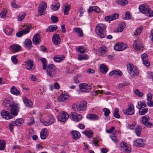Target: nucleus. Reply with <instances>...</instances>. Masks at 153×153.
Segmentation results:
<instances>
[{
	"label": "nucleus",
	"mask_w": 153,
	"mask_h": 153,
	"mask_svg": "<svg viewBox=\"0 0 153 153\" xmlns=\"http://www.w3.org/2000/svg\"><path fill=\"white\" fill-rule=\"evenodd\" d=\"M106 26L103 24H99L97 25L96 27V33L101 38H104L105 36Z\"/></svg>",
	"instance_id": "f257e3e1"
},
{
	"label": "nucleus",
	"mask_w": 153,
	"mask_h": 153,
	"mask_svg": "<svg viewBox=\"0 0 153 153\" xmlns=\"http://www.w3.org/2000/svg\"><path fill=\"white\" fill-rule=\"evenodd\" d=\"M127 70L129 74L132 77L139 74V71L137 67L132 64H129L128 65Z\"/></svg>",
	"instance_id": "f03ea898"
},
{
	"label": "nucleus",
	"mask_w": 153,
	"mask_h": 153,
	"mask_svg": "<svg viewBox=\"0 0 153 153\" xmlns=\"http://www.w3.org/2000/svg\"><path fill=\"white\" fill-rule=\"evenodd\" d=\"M10 107V111L11 115L16 116L18 114L19 109V105L18 103L13 102L9 105Z\"/></svg>",
	"instance_id": "7ed1b4c3"
},
{
	"label": "nucleus",
	"mask_w": 153,
	"mask_h": 153,
	"mask_svg": "<svg viewBox=\"0 0 153 153\" xmlns=\"http://www.w3.org/2000/svg\"><path fill=\"white\" fill-rule=\"evenodd\" d=\"M56 71V68L54 65L53 64H49L47 69V74L48 76L53 77L55 75Z\"/></svg>",
	"instance_id": "20e7f679"
},
{
	"label": "nucleus",
	"mask_w": 153,
	"mask_h": 153,
	"mask_svg": "<svg viewBox=\"0 0 153 153\" xmlns=\"http://www.w3.org/2000/svg\"><path fill=\"white\" fill-rule=\"evenodd\" d=\"M87 102L84 101L81 104H76L74 106V108L75 111H78L84 110L85 109L87 106Z\"/></svg>",
	"instance_id": "39448f33"
},
{
	"label": "nucleus",
	"mask_w": 153,
	"mask_h": 153,
	"mask_svg": "<svg viewBox=\"0 0 153 153\" xmlns=\"http://www.w3.org/2000/svg\"><path fill=\"white\" fill-rule=\"evenodd\" d=\"M79 86L81 91L84 92H88L91 88V87L86 83H81Z\"/></svg>",
	"instance_id": "423d86ee"
},
{
	"label": "nucleus",
	"mask_w": 153,
	"mask_h": 153,
	"mask_svg": "<svg viewBox=\"0 0 153 153\" xmlns=\"http://www.w3.org/2000/svg\"><path fill=\"white\" fill-rule=\"evenodd\" d=\"M123 112L124 113L129 115L133 114L134 112L133 105L131 103L129 104L128 108L126 110H123Z\"/></svg>",
	"instance_id": "0eeeda50"
},
{
	"label": "nucleus",
	"mask_w": 153,
	"mask_h": 153,
	"mask_svg": "<svg viewBox=\"0 0 153 153\" xmlns=\"http://www.w3.org/2000/svg\"><path fill=\"white\" fill-rule=\"evenodd\" d=\"M69 116L68 114L66 112L63 111L59 114L58 117L60 121L64 122L67 120Z\"/></svg>",
	"instance_id": "6e6552de"
},
{
	"label": "nucleus",
	"mask_w": 153,
	"mask_h": 153,
	"mask_svg": "<svg viewBox=\"0 0 153 153\" xmlns=\"http://www.w3.org/2000/svg\"><path fill=\"white\" fill-rule=\"evenodd\" d=\"M127 45H125L123 43H117L114 46V49L117 51H122L127 48Z\"/></svg>",
	"instance_id": "1a4fd4ad"
},
{
	"label": "nucleus",
	"mask_w": 153,
	"mask_h": 153,
	"mask_svg": "<svg viewBox=\"0 0 153 153\" xmlns=\"http://www.w3.org/2000/svg\"><path fill=\"white\" fill-rule=\"evenodd\" d=\"M133 46L136 50L140 51L143 50V46L139 40H137L134 41L133 44Z\"/></svg>",
	"instance_id": "9d476101"
},
{
	"label": "nucleus",
	"mask_w": 153,
	"mask_h": 153,
	"mask_svg": "<svg viewBox=\"0 0 153 153\" xmlns=\"http://www.w3.org/2000/svg\"><path fill=\"white\" fill-rule=\"evenodd\" d=\"M139 9L141 12L145 13L151 12V9L147 5L141 4L139 7Z\"/></svg>",
	"instance_id": "9b49d317"
},
{
	"label": "nucleus",
	"mask_w": 153,
	"mask_h": 153,
	"mask_svg": "<svg viewBox=\"0 0 153 153\" xmlns=\"http://www.w3.org/2000/svg\"><path fill=\"white\" fill-rule=\"evenodd\" d=\"M70 117L74 121L76 122L79 121L82 119V116L81 115L78 114L75 112L71 113Z\"/></svg>",
	"instance_id": "f8f14e48"
},
{
	"label": "nucleus",
	"mask_w": 153,
	"mask_h": 153,
	"mask_svg": "<svg viewBox=\"0 0 153 153\" xmlns=\"http://www.w3.org/2000/svg\"><path fill=\"white\" fill-rule=\"evenodd\" d=\"M120 146L123 151L129 153L131 152V147L127 145L125 142H122L120 143Z\"/></svg>",
	"instance_id": "ddd939ff"
},
{
	"label": "nucleus",
	"mask_w": 153,
	"mask_h": 153,
	"mask_svg": "<svg viewBox=\"0 0 153 153\" xmlns=\"http://www.w3.org/2000/svg\"><path fill=\"white\" fill-rule=\"evenodd\" d=\"M26 68L28 70L31 71L33 70L35 67L34 65L33 60L29 59L25 62Z\"/></svg>",
	"instance_id": "4468645a"
},
{
	"label": "nucleus",
	"mask_w": 153,
	"mask_h": 153,
	"mask_svg": "<svg viewBox=\"0 0 153 153\" xmlns=\"http://www.w3.org/2000/svg\"><path fill=\"white\" fill-rule=\"evenodd\" d=\"M52 40L54 44L58 45L60 43V37L58 34L55 33L53 35Z\"/></svg>",
	"instance_id": "2eb2a0df"
},
{
	"label": "nucleus",
	"mask_w": 153,
	"mask_h": 153,
	"mask_svg": "<svg viewBox=\"0 0 153 153\" xmlns=\"http://www.w3.org/2000/svg\"><path fill=\"white\" fill-rule=\"evenodd\" d=\"M1 114L2 117L6 120H8L13 118L12 115L9 112L5 111L3 110L1 112Z\"/></svg>",
	"instance_id": "dca6fc26"
},
{
	"label": "nucleus",
	"mask_w": 153,
	"mask_h": 153,
	"mask_svg": "<svg viewBox=\"0 0 153 153\" xmlns=\"http://www.w3.org/2000/svg\"><path fill=\"white\" fill-rule=\"evenodd\" d=\"M47 4L45 2L40 3L39 5L38 12L40 13H42L46 9Z\"/></svg>",
	"instance_id": "f3484780"
},
{
	"label": "nucleus",
	"mask_w": 153,
	"mask_h": 153,
	"mask_svg": "<svg viewBox=\"0 0 153 153\" xmlns=\"http://www.w3.org/2000/svg\"><path fill=\"white\" fill-rule=\"evenodd\" d=\"M134 144L137 147H142L144 145L143 140L142 139L138 138L134 142Z\"/></svg>",
	"instance_id": "a211bd4d"
},
{
	"label": "nucleus",
	"mask_w": 153,
	"mask_h": 153,
	"mask_svg": "<svg viewBox=\"0 0 153 153\" xmlns=\"http://www.w3.org/2000/svg\"><path fill=\"white\" fill-rule=\"evenodd\" d=\"M10 48L11 51L14 52L19 51L21 49V47L19 45L13 44L10 46Z\"/></svg>",
	"instance_id": "6ab92c4d"
},
{
	"label": "nucleus",
	"mask_w": 153,
	"mask_h": 153,
	"mask_svg": "<svg viewBox=\"0 0 153 153\" xmlns=\"http://www.w3.org/2000/svg\"><path fill=\"white\" fill-rule=\"evenodd\" d=\"M40 36L39 33H36L34 36L33 39V43L35 45L38 44L40 42Z\"/></svg>",
	"instance_id": "aec40b11"
},
{
	"label": "nucleus",
	"mask_w": 153,
	"mask_h": 153,
	"mask_svg": "<svg viewBox=\"0 0 153 153\" xmlns=\"http://www.w3.org/2000/svg\"><path fill=\"white\" fill-rule=\"evenodd\" d=\"M23 100L24 103L27 107H31L32 106L33 103L30 100L28 99L26 97H24L23 98Z\"/></svg>",
	"instance_id": "412c9836"
},
{
	"label": "nucleus",
	"mask_w": 153,
	"mask_h": 153,
	"mask_svg": "<svg viewBox=\"0 0 153 153\" xmlns=\"http://www.w3.org/2000/svg\"><path fill=\"white\" fill-rule=\"evenodd\" d=\"M48 130L47 129L44 128L42 129L40 132V137L42 139L44 140L46 138L47 136L48 135Z\"/></svg>",
	"instance_id": "4be33fe9"
},
{
	"label": "nucleus",
	"mask_w": 153,
	"mask_h": 153,
	"mask_svg": "<svg viewBox=\"0 0 153 153\" xmlns=\"http://www.w3.org/2000/svg\"><path fill=\"white\" fill-rule=\"evenodd\" d=\"M69 97L68 94H63L60 95L58 97V100L60 102H64Z\"/></svg>",
	"instance_id": "5701e85b"
},
{
	"label": "nucleus",
	"mask_w": 153,
	"mask_h": 153,
	"mask_svg": "<svg viewBox=\"0 0 153 153\" xmlns=\"http://www.w3.org/2000/svg\"><path fill=\"white\" fill-rule=\"evenodd\" d=\"M100 11L99 8L97 6H92L90 7L88 9L89 12L94 11L97 13H99Z\"/></svg>",
	"instance_id": "b1692460"
},
{
	"label": "nucleus",
	"mask_w": 153,
	"mask_h": 153,
	"mask_svg": "<svg viewBox=\"0 0 153 153\" xmlns=\"http://www.w3.org/2000/svg\"><path fill=\"white\" fill-rule=\"evenodd\" d=\"M146 106V105L144 101H139L137 102L136 107L138 109L141 110L142 108L145 107Z\"/></svg>",
	"instance_id": "393cba45"
},
{
	"label": "nucleus",
	"mask_w": 153,
	"mask_h": 153,
	"mask_svg": "<svg viewBox=\"0 0 153 153\" xmlns=\"http://www.w3.org/2000/svg\"><path fill=\"white\" fill-rule=\"evenodd\" d=\"M24 43L25 47L29 49H30L32 47L31 41L29 39H26L25 40Z\"/></svg>",
	"instance_id": "a878e982"
},
{
	"label": "nucleus",
	"mask_w": 153,
	"mask_h": 153,
	"mask_svg": "<svg viewBox=\"0 0 153 153\" xmlns=\"http://www.w3.org/2000/svg\"><path fill=\"white\" fill-rule=\"evenodd\" d=\"M86 117L88 119L91 120H97L98 119L99 117L95 114H89L87 115Z\"/></svg>",
	"instance_id": "bb28decb"
},
{
	"label": "nucleus",
	"mask_w": 153,
	"mask_h": 153,
	"mask_svg": "<svg viewBox=\"0 0 153 153\" xmlns=\"http://www.w3.org/2000/svg\"><path fill=\"white\" fill-rule=\"evenodd\" d=\"M65 56L63 55H57L55 56L53 58L54 60L56 62H59L64 60Z\"/></svg>",
	"instance_id": "cd10ccee"
},
{
	"label": "nucleus",
	"mask_w": 153,
	"mask_h": 153,
	"mask_svg": "<svg viewBox=\"0 0 153 153\" xmlns=\"http://www.w3.org/2000/svg\"><path fill=\"white\" fill-rule=\"evenodd\" d=\"M73 31L75 32L80 37H82L83 34L82 30L79 27H76L73 30Z\"/></svg>",
	"instance_id": "c85d7f7f"
},
{
	"label": "nucleus",
	"mask_w": 153,
	"mask_h": 153,
	"mask_svg": "<svg viewBox=\"0 0 153 153\" xmlns=\"http://www.w3.org/2000/svg\"><path fill=\"white\" fill-rule=\"evenodd\" d=\"M73 138L74 140H77L80 136V133L77 131H72L71 132Z\"/></svg>",
	"instance_id": "c756f323"
},
{
	"label": "nucleus",
	"mask_w": 153,
	"mask_h": 153,
	"mask_svg": "<svg viewBox=\"0 0 153 153\" xmlns=\"http://www.w3.org/2000/svg\"><path fill=\"white\" fill-rule=\"evenodd\" d=\"M100 70L101 72L104 74H106L108 70V68L105 65L102 64L100 66Z\"/></svg>",
	"instance_id": "7c9ffc66"
},
{
	"label": "nucleus",
	"mask_w": 153,
	"mask_h": 153,
	"mask_svg": "<svg viewBox=\"0 0 153 153\" xmlns=\"http://www.w3.org/2000/svg\"><path fill=\"white\" fill-rule=\"evenodd\" d=\"M11 93L16 95H18L20 94V92L14 86H12L10 89Z\"/></svg>",
	"instance_id": "2f4dec72"
},
{
	"label": "nucleus",
	"mask_w": 153,
	"mask_h": 153,
	"mask_svg": "<svg viewBox=\"0 0 153 153\" xmlns=\"http://www.w3.org/2000/svg\"><path fill=\"white\" fill-rule=\"evenodd\" d=\"M83 133L88 137L90 138L92 137L93 132L92 131L89 129H85L83 132Z\"/></svg>",
	"instance_id": "473e14b6"
},
{
	"label": "nucleus",
	"mask_w": 153,
	"mask_h": 153,
	"mask_svg": "<svg viewBox=\"0 0 153 153\" xmlns=\"http://www.w3.org/2000/svg\"><path fill=\"white\" fill-rule=\"evenodd\" d=\"M125 27V24L123 22L120 23L118 27L117 31L119 32H122Z\"/></svg>",
	"instance_id": "72a5a7b5"
},
{
	"label": "nucleus",
	"mask_w": 153,
	"mask_h": 153,
	"mask_svg": "<svg viewBox=\"0 0 153 153\" xmlns=\"http://www.w3.org/2000/svg\"><path fill=\"white\" fill-rule=\"evenodd\" d=\"M54 120V118L52 117V118L51 119V120L50 121L48 122H46L45 121L43 120H41V121L46 126H48L52 124Z\"/></svg>",
	"instance_id": "f704fd0d"
},
{
	"label": "nucleus",
	"mask_w": 153,
	"mask_h": 153,
	"mask_svg": "<svg viewBox=\"0 0 153 153\" xmlns=\"http://www.w3.org/2000/svg\"><path fill=\"white\" fill-rule=\"evenodd\" d=\"M116 133L114 132L110 135V137L112 140L115 143L118 142V139L116 136Z\"/></svg>",
	"instance_id": "c9c22d12"
},
{
	"label": "nucleus",
	"mask_w": 153,
	"mask_h": 153,
	"mask_svg": "<svg viewBox=\"0 0 153 153\" xmlns=\"http://www.w3.org/2000/svg\"><path fill=\"white\" fill-rule=\"evenodd\" d=\"M57 29V26L51 25L48 27L46 29V32H53L55 31Z\"/></svg>",
	"instance_id": "e433bc0d"
},
{
	"label": "nucleus",
	"mask_w": 153,
	"mask_h": 153,
	"mask_svg": "<svg viewBox=\"0 0 153 153\" xmlns=\"http://www.w3.org/2000/svg\"><path fill=\"white\" fill-rule=\"evenodd\" d=\"M4 31L6 35L10 36L13 32V29L8 27H6L4 29Z\"/></svg>",
	"instance_id": "4c0bfd02"
},
{
	"label": "nucleus",
	"mask_w": 153,
	"mask_h": 153,
	"mask_svg": "<svg viewBox=\"0 0 153 153\" xmlns=\"http://www.w3.org/2000/svg\"><path fill=\"white\" fill-rule=\"evenodd\" d=\"M142 130V128L140 126L138 125H137L136 127L135 128L136 134L138 136H140L141 134Z\"/></svg>",
	"instance_id": "58836bf2"
},
{
	"label": "nucleus",
	"mask_w": 153,
	"mask_h": 153,
	"mask_svg": "<svg viewBox=\"0 0 153 153\" xmlns=\"http://www.w3.org/2000/svg\"><path fill=\"white\" fill-rule=\"evenodd\" d=\"M60 6V4L59 2H57L55 4H52L51 8L53 10H56L59 8Z\"/></svg>",
	"instance_id": "ea45409f"
},
{
	"label": "nucleus",
	"mask_w": 153,
	"mask_h": 153,
	"mask_svg": "<svg viewBox=\"0 0 153 153\" xmlns=\"http://www.w3.org/2000/svg\"><path fill=\"white\" fill-rule=\"evenodd\" d=\"M76 50L78 51L80 53H85L86 51V50L82 46H77L76 48Z\"/></svg>",
	"instance_id": "a19ab883"
},
{
	"label": "nucleus",
	"mask_w": 153,
	"mask_h": 153,
	"mask_svg": "<svg viewBox=\"0 0 153 153\" xmlns=\"http://www.w3.org/2000/svg\"><path fill=\"white\" fill-rule=\"evenodd\" d=\"M117 4L122 5H125L128 3L127 0H116Z\"/></svg>",
	"instance_id": "79ce46f5"
},
{
	"label": "nucleus",
	"mask_w": 153,
	"mask_h": 153,
	"mask_svg": "<svg viewBox=\"0 0 153 153\" xmlns=\"http://www.w3.org/2000/svg\"><path fill=\"white\" fill-rule=\"evenodd\" d=\"M78 59L79 60H82L83 59H87L88 58L87 55L86 54L78 55Z\"/></svg>",
	"instance_id": "37998d69"
},
{
	"label": "nucleus",
	"mask_w": 153,
	"mask_h": 153,
	"mask_svg": "<svg viewBox=\"0 0 153 153\" xmlns=\"http://www.w3.org/2000/svg\"><path fill=\"white\" fill-rule=\"evenodd\" d=\"M23 121L22 119L19 118L16 119V120L14 122V123L15 126H18L20 125V124L23 123Z\"/></svg>",
	"instance_id": "c03bdc74"
},
{
	"label": "nucleus",
	"mask_w": 153,
	"mask_h": 153,
	"mask_svg": "<svg viewBox=\"0 0 153 153\" xmlns=\"http://www.w3.org/2000/svg\"><path fill=\"white\" fill-rule=\"evenodd\" d=\"M41 61L43 64V69L45 70L46 69V65L47 64V61L45 58H42L41 59Z\"/></svg>",
	"instance_id": "a18cd8bd"
},
{
	"label": "nucleus",
	"mask_w": 153,
	"mask_h": 153,
	"mask_svg": "<svg viewBox=\"0 0 153 153\" xmlns=\"http://www.w3.org/2000/svg\"><path fill=\"white\" fill-rule=\"evenodd\" d=\"M100 53L101 55L103 56H106V48L104 46H102L101 48Z\"/></svg>",
	"instance_id": "49530a36"
},
{
	"label": "nucleus",
	"mask_w": 153,
	"mask_h": 153,
	"mask_svg": "<svg viewBox=\"0 0 153 153\" xmlns=\"http://www.w3.org/2000/svg\"><path fill=\"white\" fill-rule=\"evenodd\" d=\"M5 145V142L4 140H0V150H4Z\"/></svg>",
	"instance_id": "de8ad7c7"
},
{
	"label": "nucleus",
	"mask_w": 153,
	"mask_h": 153,
	"mask_svg": "<svg viewBox=\"0 0 153 153\" xmlns=\"http://www.w3.org/2000/svg\"><path fill=\"white\" fill-rule=\"evenodd\" d=\"M12 100V99L10 98H6L4 101V104L5 105L4 107H7V105L6 106L7 104H8L9 106V105H10V103L11 102Z\"/></svg>",
	"instance_id": "09e8293b"
},
{
	"label": "nucleus",
	"mask_w": 153,
	"mask_h": 153,
	"mask_svg": "<svg viewBox=\"0 0 153 153\" xmlns=\"http://www.w3.org/2000/svg\"><path fill=\"white\" fill-rule=\"evenodd\" d=\"M142 122L143 124H146V122L149 120V118L148 116H145L142 117Z\"/></svg>",
	"instance_id": "8fccbe9b"
},
{
	"label": "nucleus",
	"mask_w": 153,
	"mask_h": 153,
	"mask_svg": "<svg viewBox=\"0 0 153 153\" xmlns=\"http://www.w3.org/2000/svg\"><path fill=\"white\" fill-rule=\"evenodd\" d=\"M70 9V7L69 5H65L64 9V13L65 15H68V12Z\"/></svg>",
	"instance_id": "3c124183"
},
{
	"label": "nucleus",
	"mask_w": 153,
	"mask_h": 153,
	"mask_svg": "<svg viewBox=\"0 0 153 153\" xmlns=\"http://www.w3.org/2000/svg\"><path fill=\"white\" fill-rule=\"evenodd\" d=\"M118 109L117 108H115L114 113V117L117 118H119L120 117V116L118 113Z\"/></svg>",
	"instance_id": "603ef678"
},
{
	"label": "nucleus",
	"mask_w": 153,
	"mask_h": 153,
	"mask_svg": "<svg viewBox=\"0 0 153 153\" xmlns=\"http://www.w3.org/2000/svg\"><path fill=\"white\" fill-rule=\"evenodd\" d=\"M103 111L104 112V114L105 116L106 117L109 115L110 113V110L107 108H103Z\"/></svg>",
	"instance_id": "864d4df0"
},
{
	"label": "nucleus",
	"mask_w": 153,
	"mask_h": 153,
	"mask_svg": "<svg viewBox=\"0 0 153 153\" xmlns=\"http://www.w3.org/2000/svg\"><path fill=\"white\" fill-rule=\"evenodd\" d=\"M148 110V108H145L143 109L140 110L139 111V113L140 114L143 115L145 114L147 112Z\"/></svg>",
	"instance_id": "5fc2aeb1"
},
{
	"label": "nucleus",
	"mask_w": 153,
	"mask_h": 153,
	"mask_svg": "<svg viewBox=\"0 0 153 153\" xmlns=\"http://www.w3.org/2000/svg\"><path fill=\"white\" fill-rule=\"evenodd\" d=\"M136 124L135 122H134L132 124H128L127 126V128H128L130 129H133L134 128Z\"/></svg>",
	"instance_id": "6e6d98bb"
},
{
	"label": "nucleus",
	"mask_w": 153,
	"mask_h": 153,
	"mask_svg": "<svg viewBox=\"0 0 153 153\" xmlns=\"http://www.w3.org/2000/svg\"><path fill=\"white\" fill-rule=\"evenodd\" d=\"M25 14H20L18 17V20L19 21H22L25 18Z\"/></svg>",
	"instance_id": "4d7b16f0"
},
{
	"label": "nucleus",
	"mask_w": 153,
	"mask_h": 153,
	"mask_svg": "<svg viewBox=\"0 0 153 153\" xmlns=\"http://www.w3.org/2000/svg\"><path fill=\"white\" fill-rule=\"evenodd\" d=\"M114 75L115 76H121L122 75V73L120 71L114 70Z\"/></svg>",
	"instance_id": "13d9d810"
},
{
	"label": "nucleus",
	"mask_w": 153,
	"mask_h": 153,
	"mask_svg": "<svg viewBox=\"0 0 153 153\" xmlns=\"http://www.w3.org/2000/svg\"><path fill=\"white\" fill-rule=\"evenodd\" d=\"M141 32V29L140 28H137L134 32V35L135 36H138L140 34Z\"/></svg>",
	"instance_id": "bf43d9fd"
},
{
	"label": "nucleus",
	"mask_w": 153,
	"mask_h": 153,
	"mask_svg": "<svg viewBox=\"0 0 153 153\" xmlns=\"http://www.w3.org/2000/svg\"><path fill=\"white\" fill-rule=\"evenodd\" d=\"M11 7L15 8H17L19 7V6L17 5L16 4V1L15 0H13L11 2Z\"/></svg>",
	"instance_id": "052dcab7"
},
{
	"label": "nucleus",
	"mask_w": 153,
	"mask_h": 153,
	"mask_svg": "<svg viewBox=\"0 0 153 153\" xmlns=\"http://www.w3.org/2000/svg\"><path fill=\"white\" fill-rule=\"evenodd\" d=\"M134 92L139 97H140L143 96V93L140 92L138 89H136L134 91Z\"/></svg>",
	"instance_id": "680f3d73"
},
{
	"label": "nucleus",
	"mask_w": 153,
	"mask_h": 153,
	"mask_svg": "<svg viewBox=\"0 0 153 153\" xmlns=\"http://www.w3.org/2000/svg\"><path fill=\"white\" fill-rule=\"evenodd\" d=\"M29 28H30L28 27L27 28H26L25 29H23L22 31V32L23 33V34H25L28 33L29 31Z\"/></svg>",
	"instance_id": "e2e57ef3"
},
{
	"label": "nucleus",
	"mask_w": 153,
	"mask_h": 153,
	"mask_svg": "<svg viewBox=\"0 0 153 153\" xmlns=\"http://www.w3.org/2000/svg\"><path fill=\"white\" fill-rule=\"evenodd\" d=\"M51 19L53 23L57 22L58 21V19L56 16H52L51 17Z\"/></svg>",
	"instance_id": "0e129e2a"
},
{
	"label": "nucleus",
	"mask_w": 153,
	"mask_h": 153,
	"mask_svg": "<svg viewBox=\"0 0 153 153\" xmlns=\"http://www.w3.org/2000/svg\"><path fill=\"white\" fill-rule=\"evenodd\" d=\"M11 59L13 62L15 64H16L17 62V60L16 56H13L11 57Z\"/></svg>",
	"instance_id": "69168bd1"
},
{
	"label": "nucleus",
	"mask_w": 153,
	"mask_h": 153,
	"mask_svg": "<svg viewBox=\"0 0 153 153\" xmlns=\"http://www.w3.org/2000/svg\"><path fill=\"white\" fill-rule=\"evenodd\" d=\"M131 16L130 13H126L125 15V16L124 19H131Z\"/></svg>",
	"instance_id": "338daca9"
},
{
	"label": "nucleus",
	"mask_w": 153,
	"mask_h": 153,
	"mask_svg": "<svg viewBox=\"0 0 153 153\" xmlns=\"http://www.w3.org/2000/svg\"><path fill=\"white\" fill-rule=\"evenodd\" d=\"M111 18L112 19V20H114L117 19L119 15L117 13H116L113 15L112 16H111Z\"/></svg>",
	"instance_id": "774afa93"
}]
</instances>
